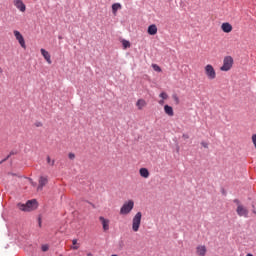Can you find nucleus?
Here are the masks:
<instances>
[{
  "instance_id": "obj_28",
  "label": "nucleus",
  "mask_w": 256,
  "mask_h": 256,
  "mask_svg": "<svg viewBox=\"0 0 256 256\" xmlns=\"http://www.w3.org/2000/svg\"><path fill=\"white\" fill-rule=\"evenodd\" d=\"M35 125H36V127H43V123H41V122H36Z\"/></svg>"
},
{
  "instance_id": "obj_12",
  "label": "nucleus",
  "mask_w": 256,
  "mask_h": 256,
  "mask_svg": "<svg viewBox=\"0 0 256 256\" xmlns=\"http://www.w3.org/2000/svg\"><path fill=\"white\" fill-rule=\"evenodd\" d=\"M40 53L44 57V59L48 63V65H51V63H52L51 54H49V52L43 48L40 49Z\"/></svg>"
},
{
  "instance_id": "obj_21",
  "label": "nucleus",
  "mask_w": 256,
  "mask_h": 256,
  "mask_svg": "<svg viewBox=\"0 0 256 256\" xmlns=\"http://www.w3.org/2000/svg\"><path fill=\"white\" fill-rule=\"evenodd\" d=\"M46 161H47L48 165H50L51 167H53V165H55V160H51L50 156H47Z\"/></svg>"
},
{
  "instance_id": "obj_19",
  "label": "nucleus",
  "mask_w": 256,
  "mask_h": 256,
  "mask_svg": "<svg viewBox=\"0 0 256 256\" xmlns=\"http://www.w3.org/2000/svg\"><path fill=\"white\" fill-rule=\"evenodd\" d=\"M119 9H121V4L115 3V4L112 5L113 13H117V11H119Z\"/></svg>"
},
{
  "instance_id": "obj_14",
  "label": "nucleus",
  "mask_w": 256,
  "mask_h": 256,
  "mask_svg": "<svg viewBox=\"0 0 256 256\" xmlns=\"http://www.w3.org/2000/svg\"><path fill=\"white\" fill-rule=\"evenodd\" d=\"M221 29L224 33H231L233 26L229 22H225L221 25Z\"/></svg>"
},
{
  "instance_id": "obj_4",
  "label": "nucleus",
  "mask_w": 256,
  "mask_h": 256,
  "mask_svg": "<svg viewBox=\"0 0 256 256\" xmlns=\"http://www.w3.org/2000/svg\"><path fill=\"white\" fill-rule=\"evenodd\" d=\"M204 73L207 79H209L210 81H213V79H217V72L211 64H208L204 67Z\"/></svg>"
},
{
  "instance_id": "obj_10",
  "label": "nucleus",
  "mask_w": 256,
  "mask_h": 256,
  "mask_svg": "<svg viewBox=\"0 0 256 256\" xmlns=\"http://www.w3.org/2000/svg\"><path fill=\"white\" fill-rule=\"evenodd\" d=\"M196 255L197 256H205V255H207V246H205V245H198L196 247Z\"/></svg>"
},
{
  "instance_id": "obj_25",
  "label": "nucleus",
  "mask_w": 256,
  "mask_h": 256,
  "mask_svg": "<svg viewBox=\"0 0 256 256\" xmlns=\"http://www.w3.org/2000/svg\"><path fill=\"white\" fill-rule=\"evenodd\" d=\"M42 251H49V245H47V244H44V245H42Z\"/></svg>"
},
{
  "instance_id": "obj_32",
  "label": "nucleus",
  "mask_w": 256,
  "mask_h": 256,
  "mask_svg": "<svg viewBox=\"0 0 256 256\" xmlns=\"http://www.w3.org/2000/svg\"><path fill=\"white\" fill-rule=\"evenodd\" d=\"M112 256H117V255H112Z\"/></svg>"
},
{
  "instance_id": "obj_30",
  "label": "nucleus",
  "mask_w": 256,
  "mask_h": 256,
  "mask_svg": "<svg viewBox=\"0 0 256 256\" xmlns=\"http://www.w3.org/2000/svg\"><path fill=\"white\" fill-rule=\"evenodd\" d=\"M159 105H165V100H163V99L160 100V101H159Z\"/></svg>"
},
{
  "instance_id": "obj_17",
  "label": "nucleus",
  "mask_w": 256,
  "mask_h": 256,
  "mask_svg": "<svg viewBox=\"0 0 256 256\" xmlns=\"http://www.w3.org/2000/svg\"><path fill=\"white\" fill-rule=\"evenodd\" d=\"M140 177H143L144 179H149V170L147 168H140L139 170Z\"/></svg>"
},
{
  "instance_id": "obj_6",
  "label": "nucleus",
  "mask_w": 256,
  "mask_h": 256,
  "mask_svg": "<svg viewBox=\"0 0 256 256\" xmlns=\"http://www.w3.org/2000/svg\"><path fill=\"white\" fill-rule=\"evenodd\" d=\"M234 203H236L238 206H237V209H236V212H237V215H239V217H249V210H247V208H245L243 205H241L239 203V200H234Z\"/></svg>"
},
{
  "instance_id": "obj_26",
  "label": "nucleus",
  "mask_w": 256,
  "mask_h": 256,
  "mask_svg": "<svg viewBox=\"0 0 256 256\" xmlns=\"http://www.w3.org/2000/svg\"><path fill=\"white\" fill-rule=\"evenodd\" d=\"M68 157H69V159L73 160V159H75V154L74 153H69Z\"/></svg>"
},
{
  "instance_id": "obj_29",
  "label": "nucleus",
  "mask_w": 256,
  "mask_h": 256,
  "mask_svg": "<svg viewBox=\"0 0 256 256\" xmlns=\"http://www.w3.org/2000/svg\"><path fill=\"white\" fill-rule=\"evenodd\" d=\"M13 155V153H10V155H8L4 160H2V163L3 161H7V159H9V157H11Z\"/></svg>"
},
{
  "instance_id": "obj_27",
  "label": "nucleus",
  "mask_w": 256,
  "mask_h": 256,
  "mask_svg": "<svg viewBox=\"0 0 256 256\" xmlns=\"http://www.w3.org/2000/svg\"><path fill=\"white\" fill-rule=\"evenodd\" d=\"M202 147H204L205 149H207V147H209V144H207L206 142H201Z\"/></svg>"
},
{
  "instance_id": "obj_9",
  "label": "nucleus",
  "mask_w": 256,
  "mask_h": 256,
  "mask_svg": "<svg viewBox=\"0 0 256 256\" xmlns=\"http://www.w3.org/2000/svg\"><path fill=\"white\" fill-rule=\"evenodd\" d=\"M38 187H37V191H43V188L45 187V185H47V183H49V179L47 178V176H41L38 180Z\"/></svg>"
},
{
  "instance_id": "obj_22",
  "label": "nucleus",
  "mask_w": 256,
  "mask_h": 256,
  "mask_svg": "<svg viewBox=\"0 0 256 256\" xmlns=\"http://www.w3.org/2000/svg\"><path fill=\"white\" fill-rule=\"evenodd\" d=\"M159 97H160L161 99H163V100H167V99H169V95H167V93H166V92H162V93H160Z\"/></svg>"
},
{
  "instance_id": "obj_13",
  "label": "nucleus",
  "mask_w": 256,
  "mask_h": 256,
  "mask_svg": "<svg viewBox=\"0 0 256 256\" xmlns=\"http://www.w3.org/2000/svg\"><path fill=\"white\" fill-rule=\"evenodd\" d=\"M136 107H137L138 111H143V109H145V107H147V101H145V99H143V98L138 99L136 102Z\"/></svg>"
},
{
  "instance_id": "obj_24",
  "label": "nucleus",
  "mask_w": 256,
  "mask_h": 256,
  "mask_svg": "<svg viewBox=\"0 0 256 256\" xmlns=\"http://www.w3.org/2000/svg\"><path fill=\"white\" fill-rule=\"evenodd\" d=\"M173 100L175 101L176 105H179L180 101H179V96H177V94H174L172 96Z\"/></svg>"
},
{
  "instance_id": "obj_2",
  "label": "nucleus",
  "mask_w": 256,
  "mask_h": 256,
  "mask_svg": "<svg viewBox=\"0 0 256 256\" xmlns=\"http://www.w3.org/2000/svg\"><path fill=\"white\" fill-rule=\"evenodd\" d=\"M134 207H135V202H133V200H128L120 208V215H129V213L133 211Z\"/></svg>"
},
{
  "instance_id": "obj_1",
  "label": "nucleus",
  "mask_w": 256,
  "mask_h": 256,
  "mask_svg": "<svg viewBox=\"0 0 256 256\" xmlns=\"http://www.w3.org/2000/svg\"><path fill=\"white\" fill-rule=\"evenodd\" d=\"M20 211H35L37 209V200H29L26 204H18Z\"/></svg>"
},
{
  "instance_id": "obj_18",
  "label": "nucleus",
  "mask_w": 256,
  "mask_h": 256,
  "mask_svg": "<svg viewBox=\"0 0 256 256\" xmlns=\"http://www.w3.org/2000/svg\"><path fill=\"white\" fill-rule=\"evenodd\" d=\"M79 247H80V244L77 243V239H73V240H72L71 249H73V251H77V249H79Z\"/></svg>"
},
{
  "instance_id": "obj_3",
  "label": "nucleus",
  "mask_w": 256,
  "mask_h": 256,
  "mask_svg": "<svg viewBox=\"0 0 256 256\" xmlns=\"http://www.w3.org/2000/svg\"><path fill=\"white\" fill-rule=\"evenodd\" d=\"M233 63L234 60L232 56H225L220 71H231V69H233Z\"/></svg>"
},
{
  "instance_id": "obj_23",
  "label": "nucleus",
  "mask_w": 256,
  "mask_h": 256,
  "mask_svg": "<svg viewBox=\"0 0 256 256\" xmlns=\"http://www.w3.org/2000/svg\"><path fill=\"white\" fill-rule=\"evenodd\" d=\"M152 67H153L154 71H157V73H161V67H159V65L153 64Z\"/></svg>"
},
{
  "instance_id": "obj_5",
  "label": "nucleus",
  "mask_w": 256,
  "mask_h": 256,
  "mask_svg": "<svg viewBox=\"0 0 256 256\" xmlns=\"http://www.w3.org/2000/svg\"><path fill=\"white\" fill-rule=\"evenodd\" d=\"M143 217V214L141 212H137L135 216L132 219V231L134 233H137L139 231V227H141V219Z\"/></svg>"
},
{
  "instance_id": "obj_8",
  "label": "nucleus",
  "mask_w": 256,
  "mask_h": 256,
  "mask_svg": "<svg viewBox=\"0 0 256 256\" xmlns=\"http://www.w3.org/2000/svg\"><path fill=\"white\" fill-rule=\"evenodd\" d=\"M12 3L20 13H25V11H27V5H25L23 0H12Z\"/></svg>"
},
{
  "instance_id": "obj_7",
  "label": "nucleus",
  "mask_w": 256,
  "mask_h": 256,
  "mask_svg": "<svg viewBox=\"0 0 256 256\" xmlns=\"http://www.w3.org/2000/svg\"><path fill=\"white\" fill-rule=\"evenodd\" d=\"M13 33H14V37L18 41L20 47H22V49H27V45L25 44V38L23 37V34H21V32H19V30H14Z\"/></svg>"
},
{
  "instance_id": "obj_20",
  "label": "nucleus",
  "mask_w": 256,
  "mask_h": 256,
  "mask_svg": "<svg viewBox=\"0 0 256 256\" xmlns=\"http://www.w3.org/2000/svg\"><path fill=\"white\" fill-rule=\"evenodd\" d=\"M122 45L124 49H129V47H131V42H129L128 40H122Z\"/></svg>"
},
{
  "instance_id": "obj_11",
  "label": "nucleus",
  "mask_w": 256,
  "mask_h": 256,
  "mask_svg": "<svg viewBox=\"0 0 256 256\" xmlns=\"http://www.w3.org/2000/svg\"><path fill=\"white\" fill-rule=\"evenodd\" d=\"M99 221L102 223L103 231H109V223H111V221L103 216L99 217Z\"/></svg>"
},
{
  "instance_id": "obj_16",
  "label": "nucleus",
  "mask_w": 256,
  "mask_h": 256,
  "mask_svg": "<svg viewBox=\"0 0 256 256\" xmlns=\"http://www.w3.org/2000/svg\"><path fill=\"white\" fill-rule=\"evenodd\" d=\"M148 35H157V25L152 24L148 27L147 30Z\"/></svg>"
},
{
  "instance_id": "obj_31",
  "label": "nucleus",
  "mask_w": 256,
  "mask_h": 256,
  "mask_svg": "<svg viewBox=\"0 0 256 256\" xmlns=\"http://www.w3.org/2000/svg\"><path fill=\"white\" fill-rule=\"evenodd\" d=\"M183 137H184V139H189V136H187V135H183Z\"/></svg>"
},
{
  "instance_id": "obj_15",
  "label": "nucleus",
  "mask_w": 256,
  "mask_h": 256,
  "mask_svg": "<svg viewBox=\"0 0 256 256\" xmlns=\"http://www.w3.org/2000/svg\"><path fill=\"white\" fill-rule=\"evenodd\" d=\"M164 112L166 113V115H168L169 117H173L175 115V112H173V107L169 106V105H165L164 106Z\"/></svg>"
}]
</instances>
